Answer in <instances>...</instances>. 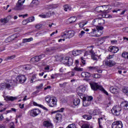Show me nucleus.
Masks as SVG:
<instances>
[{
  "instance_id": "obj_13",
  "label": "nucleus",
  "mask_w": 128,
  "mask_h": 128,
  "mask_svg": "<svg viewBox=\"0 0 128 128\" xmlns=\"http://www.w3.org/2000/svg\"><path fill=\"white\" fill-rule=\"evenodd\" d=\"M30 104H32L34 106H38L39 108H42V110H46V112H48V109L44 107L43 105L38 104L36 103V102L34 101H31Z\"/></svg>"
},
{
  "instance_id": "obj_64",
  "label": "nucleus",
  "mask_w": 128,
  "mask_h": 128,
  "mask_svg": "<svg viewBox=\"0 0 128 128\" xmlns=\"http://www.w3.org/2000/svg\"><path fill=\"white\" fill-rule=\"evenodd\" d=\"M19 107L20 108H24V104H19Z\"/></svg>"
},
{
  "instance_id": "obj_18",
  "label": "nucleus",
  "mask_w": 128,
  "mask_h": 128,
  "mask_svg": "<svg viewBox=\"0 0 128 128\" xmlns=\"http://www.w3.org/2000/svg\"><path fill=\"white\" fill-rule=\"evenodd\" d=\"M76 22V17L74 16H72L68 18L66 20L67 24H74V22Z\"/></svg>"
},
{
  "instance_id": "obj_46",
  "label": "nucleus",
  "mask_w": 128,
  "mask_h": 128,
  "mask_svg": "<svg viewBox=\"0 0 128 128\" xmlns=\"http://www.w3.org/2000/svg\"><path fill=\"white\" fill-rule=\"evenodd\" d=\"M28 24V19L24 20L22 22V24H23V26H26V24Z\"/></svg>"
},
{
  "instance_id": "obj_19",
  "label": "nucleus",
  "mask_w": 128,
  "mask_h": 128,
  "mask_svg": "<svg viewBox=\"0 0 128 128\" xmlns=\"http://www.w3.org/2000/svg\"><path fill=\"white\" fill-rule=\"evenodd\" d=\"M58 60H60L64 64H66V66H68V58L69 57H62L60 58V57H59Z\"/></svg>"
},
{
  "instance_id": "obj_4",
  "label": "nucleus",
  "mask_w": 128,
  "mask_h": 128,
  "mask_svg": "<svg viewBox=\"0 0 128 128\" xmlns=\"http://www.w3.org/2000/svg\"><path fill=\"white\" fill-rule=\"evenodd\" d=\"M46 102L50 108L56 106V98H46Z\"/></svg>"
},
{
  "instance_id": "obj_56",
  "label": "nucleus",
  "mask_w": 128,
  "mask_h": 128,
  "mask_svg": "<svg viewBox=\"0 0 128 128\" xmlns=\"http://www.w3.org/2000/svg\"><path fill=\"white\" fill-rule=\"evenodd\" d=\"M93 34H98V29L96 28H94L92 29Z\"/></svg>"
},
{
  "instance_id": "obj_22",
  "label": "nucleus",
  "mask_w": 128,
  "mask_h": 128,
  "mask_svg": "<svg viewBox=\"0 0 128 128\" xmlns=\"http://www.w3.org/2000/svg\"><path fill=\"white\" fill-rule=\"evenodd\" d=\"M43 126H44L45 128H52V124L48 120L44 121L43 122Z\"/></svg>"
},
{
  "instance_id": "obj_20",
  "label": "nucleus",
  "mask_w": 128,
  "mask_h": 128,
  "mask_svg": "<svg viewBox=\"0 0 128 128\" xmlns=\"http://www.w3.org/2000/svg\"><path fill=\"white\" fill-rule=\"evenodd\" d=\"M110 36H106L102 38H98V44H102L104 42H106V38H108Z\"/></svg>"
},
{
  "instance_id": "obj_54",
  "label": "nucleus",
  "mask_w": 128,
  "mask_h": 128,
  "mask_svg": "<svg viewBox=\"0 0 128 128\" xmlns=\"http://www.w3.org/2000/svg\"><path fill=\"white\" fill-rule=\"evenodd\" d=\"M122 30L124 32H128V27L123 28Z\"/></svg>"
},
{
  "instance_id": "obj_30",
  "label": "nucleus",
  "mask_w": 128,
  "mask_h": 128,
  "mask_svg": "<svg viewBox=\"0 0 128 128\" xmlns=\"http://www.w3.org/2000/svg\"><path fill=\"white\" fill-rule=\"evenodd\" d=\"M64 10L68 12V10H72V7L68 4H66L64 6Z\"/></svg>"
},
{
  "instance_id": "obj_1",
  "label": "nucleus",
  "mask_w": 128,
  "mask_h": 128,
  "mask_svg": "<svg viewBox=\"0 0 128 128\" xmlns=\"http://www.w3.org/2000/svg\"><path fill=\"white\" fill-rule=\"evenodd\" d=\"M90 86L92 90H94V92L100 90L101 92H102L104 94H106V96H108V93L104 90V88L102 85H98V84L97 82L91 83L90 84Z\"/></svg>"
},
{
  "instance_id": "obj_57",
  "label": "nucleus",
  "mask_w": 128,
  "mask_h": 128,
  "mask_svg": "<svg viewBox=\"0 0 128 128\" xmlns=\"http://www.w3.org/2000/svg\"><path fill=\"white\" fill-rule=\"evenodd\" d=\"M96 20H98V18H96V19H94L92 21V24H93L94 26V24L95 22H96Z\"/></svg>"
},
{
  "instance_id": "obj_27",
  "label": "nucleus",
  "mask_w": 128,
  "mask_h": 128,
  "mask_svg": "<svg viewBox=\"0 0 128 128\" xmlns=\"http://www.w3.org/2000/svg\"><path fill=\"white\" fill-rule=\"evenodd\" d=\"M40 58H38V56H34V57H32L30 62H40Z\"/></svg>"
},
{
  "instance_id": "obj_5",
  "label": "nucleus",
  "mask_w": 128,
  "mask_h": 128,
  "mask_svg": "<svg viewBox=\"0 0 128 128\" xmlns=\"http://www.w3.org/2000/svg\"><path fill=\"white\" fill-rule=\"evenodd\" d=\"M29 114L30 116L36 118V116H40L42 114V110L38 108H32L29 111Z\"/></svg>"
},
{
  "instance_id": "obj_52",
  "label": "nucleus",
  "mask_w": 128,
  "mask_h": 128,
  "mask_svg": "<svg viewBox=\"0 0 128 128\" xmlns=\"http://www.w3.org/2000/svg\"><path fill=\"white\" fill-rule=\"evenodd\" d=\"M84 34H86V32H84V30H82L79 34V36H80V38H82V36H84Z\"/></svg>"
},
{
  "instance_id": "obj_63",
  "label": "nucleus",
  "mask_w": 128,
  "mask_h": 128,
  "mask_svg": "<svg viewBox=\"0 0 128 128\" xmlns=\"http://www.w3.org/2000/svg\"><path fill=\"white\" fill-rule=\"evenodd\" d=\"M120 9H116V10H112V12H120Z\"/></svg>"
},
{
  "instance_id": "obj_17",
  "label": "nucleus",
  "mask_w": 128,
  "mask_h": 128,
  "mask_svg": "<svg viewBox=\"0 0 128 128\" xmlns=\"http://www.w3.org/2000/svg\"><path fill=\"white\" fill-rule=\"evenodd\" d=\"M62 115L60 113L56 114L55 118L56 122H62Z\"/></svg>"
},
{
  "instance_id": "obj_55",
  "label": "nucleus",
  "mask_w": 128,
  "mask_h": 128,
  "mask_svg": "<svg viewBox=\"0 0 128 128\" xmlns=\"http://www.w3.org/2000/svg\"><path fill=\"white\" fill-rule=\"evenodd\" d=\"M4 50H6V48H4V46L0 47V52H4Z\"/></svg>"
},
{
  "instance_id": "obj_15",
  "label": "nucleus",
  "mask_w": 128,
  "mask_h": 128,
  "mask_svg": "<svg viewBox=\"0 0 128 128\" xmlns=\"http://www.w3.org/2000/svg\"><path fill=\"white\" fill-rule=\"evenodd\" d=\"M108 50L110 52H112V54H116V52L120 50V49H118V48L115 46H110L108 48Z\"/></svg>"
},
{
  "instance_id": "obj_33",
  "label": "nucleus",
  "mask_w": 128,
  "mask_h": 128,
  "mask_svg": "<svg viewBox=\"0 0 128 128\" xmlns=\"http://www.w3.org/2000/svg\"><path fill=\"white\" fill-rule=\"evenodd\" d=\"M88 69L89 70H98V66H88Z\"/></svg>"
},
{
  "instance_id": "obj_35",
  "label": "nucleus",
  "mask_w": 128,
  "mask_h": 128,
  "mask_svg": "<svg viewBox=\"0 0 128 128\" xmlns=\"http://www.w3.org/2000/svg\"><path fill=\"white\" fill-rule=\"evenodd\" d=\"M80 66H76V67L74 68V70L76 72H82V70H84V68H80Z\"/></svg>"
},
{
  "instance_id": "obj_38",
  "label": "nucleus",
  "mask_w": 128,
  "mask_h": 128,
  "mask_svg": "<svg viewBox=\"0 0 128 128\" xmlns=\"http://www.w3.org/2000/svg\"><path fill=\"white\" fill-rule=\"evenodd\" d=\"M32 4L34 6H38L40 4V2L38 0H33Z\"/></svg>"
},
{
  "instance_id": "obj_41",
  "label": "nucleus",
  "mask_w": 128,
  "mask_h": 128,
  "mask_svg": "<svg viewBox=\"0 0 128 128\" xmlns=\"http://www.w3.org/2000/svg\"><path fill=\"white\" fill-rule=\"evenodd\" d=\"M94 78H100V74H96L92 75Z\"/></svg>"
},
{
  "instance_id": "obj_25",
  "label": "nucleus",
  "mask_w": 128,
  "mask_h": 128,
  "mask_svg": "<svg viewBox=\"0 0 128 128\" xmlns=\"http://www.w3.org/2000/svg\"><path fill=\"white\" fill-rule=\"evenodd\" d=\"M81 76L82 78H88L90 77V73L88 72H82L81 74Z\"/></svg>"
},
{
  "instance_id": "obj_10",
  "label": "nucleus",
  "mask_w": 128,
  "mask_h": 128,
  "mask_svg": "<svg viewBox=\"0 0 128 128\" xmlns=\"http://www.w3.org/2000/svg\"><path fill=\"white\" fill-rule=\"evenodd\" d=\"M94 100V98L92 96H88L86 98V100H84L83 101V106H88L90 104V102H92V100Z\"/></svg>"
},
{
  "instance_id": "obj_47",
  "label": "nucleus",
  "mask_w": 128,
  "mask_h": 128,
  "mask_svg": "<svg viewBox=\"0 0 128 128\" xmlns=\"http://www.w3.org/2000/svg\"><path fill=\"white\" fill-rule=\"evenodd\" d=\"M36 78V75H34L32 76V78L30 80V82H31V84H32V82H34V80Z\"/></svg>"
},
{
  "instance_id": "obj_45",
  "label": "nucleus",
  "mask_w": 128,
  "mask_h": 128,
  "mask_svg": "<svg viewBox=\"0 0 128 128\" xmlns=\"http://www.w3.org/2000/svg\"><path fill=\"white\" fill-rule=\"evenodd\" d=\"M45 56L46 55L44 54H41L38 56V58H39L40 60H42V58H44Z\"/></svg>"
},
{
  "instance_id": "obj_36",
  "label": "nucleus",
  "mask_w": 128,
  "mask_h": 128,
  "mask_svg": "<svg viewBox=\"0 0 128 128\" xmlns=\"http://www.w3.org/2000/svg\"><path fill=\"white\" fill-rule=\"evenodd\" d=\"M122 58H127L128 60V52H124L122 54Z\"/></svg>"
},
{
  "instance_id": "obj_12",
  "label": "nucleus",
  "mask_w": 128,
  "mask_h": 128,
  "mask_svg": "<svg viewBox=\"0 0 128 128\" xmlns=\"http://www.w3.org/2000/svg\"><path fill=\"white\" fill-rule=\"evenodd\" d=\"M12 18V16H8L4 18H2L0 19V22L1 24H8V22H10V18Z\"/></svg>"
},
{
  "instance_id": "obj_29",
  "label": "nucleus",
  "mask_w": 128,
  "mask_h": 128,
  "mask_svg": "<svg viewBox=\"0 0 128 128\" xmlns=\"http://www.w3.org/2000/svg\"><path fill=\"white\" fill-rule=\"evenodd\" d=\"M73 104L74 106H78L80 104V100L78 98H76L74 100Z\"/></svg>"
},
{
  "instance_id": "obj_51",
  "label": "nucleus",
  "mask_w": 128,
  "mask_h": 128,
  "mask_svg": "<svg viewBox=\"0 0 128 128\" xmlns=\"http://www.w3.org/2000/svg\"><path fill=\"white\" fill-rule=\"evenodd\" d=\"M16 36V35L13 34V35L9 37L8 38H11V40H16V36Z\"/></svg>"
},
{
  "instance_id": "obj_58",
  "label": "nucleus",
  "mask_w": 128,
  "mask_h": 128,
  "mask_svg": "<svg viewBox=\"0 0 128 128\" xmlns=\"http://www.w3.org/2000/svg\"><path fill=\"white\" fill-rule=\"evenodd\" d=\"M43 86H44V84H41L39 86H37V88H38V90H40V88H42Z\"/></svg>"
},
{
  "instance_id": "obj_50",
  "label": "nucleus",
  "mask_w": 128,
  "mask_h": 128,
  "mask_svg": "<svg viewBox=\"0 0 128 128\" xmlns=\"http://www.w3.org/2000/svg\"><path fill=\"white\" fill-rule=\"evenodd\" d=\"M42 26V24H36L35 26L36 28H37L38 30H40V28Z\"/></svg>"
},
{
  "instance_id": "obj_14",
  "label": "nucleus",
  "mask_w": 128,
  "mask_h": 128,
  "mask_svg": "<svg viewBox=\"0 0 128 128\" xmlns=\"http://www.w3.org/2000/svg\"><path fill=\"white\" fill-rule=\"evenodd\" d=\"M86 87L84 86H80L77 88V94L78 96H80V98L82 96L84 92H86Z\"/></svg>"
},
{
  "instance_id": "obj_28",
  "label": "nucleus",
  "mask_w": 128,
  "mask_h": 128,
  "mask_svg": "<svg viewBox=\"0 0 128 128\" xmlns=\"http://www.w3.org/2000/svg\"><path fill=\"white\" fill-rule=\"evenodd\" d=\"M82 54V51L80 50H76L72 52V54L74 56H80V54Z\"/></svg>"
},
{
  "instance_id": "obj_53",
  "label": "nucleus",
  "mask_w": 128,
  "mask_h": 128,
  "mask_svg": "<svg viewBox=\"0 0 128 128\" xmlns=\"http://www.w3.org/2000/svg\"><path fill=\"white\" fill-rule=\"evenodd\" d=\"M66 83H64L62 84H59L60 88H66Z\"/></svg>"
},
{
  "instance_id": "obj_48",
  "label": "nucleus",
  "mask_w": 128,
  "mask_h": 128,
  "mask_svg": "<svg viewBox=\"0 0 128 128\" xmlns=\"http://www.w3.org/2000/svg\"><path fill=\"white\" fill-rule=\"evenodd\" d=\"M74 64L76 66H82V64H80V61H78V60H76Z\"/></svg>"
},
{
  "instance_id": "obj_59",
  "label": "nucleus",
  "mask_w": 128,
  "mask_h": 128,
  "mask_svg": "<svg viewBox=\"0 0 128 128\" xmlns=\"http://www.w3.org/2000/svg\"><path fill=\"white\" fill-rule=\"evenodd\" d=\"M39 16H40V18H46V14H40Z\"/></svg>"
},
{
  "instance_id": "obj_31",
  "label": "nucleus",
  "mask_w": 128,
  "mask_h": 128,
  "mask_svg": "<svg viewBox=\"0 0 128 128\" xmlns=\"http://www.w3.org/2000/svg\"><path fill=\"white\" fill-rule=\"evenodd\" d=\"M72 64H74V60H72V58L69 57L67 66H72Z\"/></svg>"
},
{
  "instance_id": "obj_16",
  "label": "nucleus",
  "mask_w": 128,
  "mask_h": 128,
  "mask_svg": "<svg viewBox=\"0 0 128 128\" xmlns=\"http://www.w3.org/2000/svg\"><path fill=\"white\" fill-rule=\"evenodd\" d=\"M10 88H12V84H10V83L4 82L0 84V88H8V90H10Z\"/></svg>"
},
{
  "instance_id": "obj_26",
  "label": "nucleus",
  "mask_w": 128,
  "mask_h": 128,
  "mask_svg": "<svg viewBox=\"0 0 128 128\" xmlns=\"http://www.w3.org/2000/svg\"><path fill=\"white\" fill-rule=\"evenodd\" d=\"M18 98L16 96H6V100L7 101H11L14 102V100H17Z\"/></svg>"
},
{
  "instance_id": "obj_34",
  "label": "nucleus",
  "mask_w": 128,
  "mask_h": 128,
  "mask_svg": "<svg viewBox=\"0 0 128 128\" xmlns=\"http://www.w3.org/2000/svg\"><path fill=\"white\" fill-rule=\"evenodd\" d=\"M110 92L112 94H118V88H114L112 87L110 88Z\"/></svg>"
},
{
  "instance_id": "obj_49",
  "label": "nucleus",
  "mask_w": 128,
  "mask_h": 128,
  "mask_svg": "<svg viewBox=\"0 0 128 128\" xmlns=\"http://www.w3.org/2000/svg\"><path fill=\"white\" fill-rule=\"evenodd\" d=\"M80 58L81 62L82 64H86V60H84V57H81Z\"/></svg>"
},
{
  "instance_id": "obj_3",
  "label": "nucleus",
  "mask_w": 128,
  "mask_h": 128,
  "mask_svg": "<svg viewBox=\"0 0 128 128\" xmlns=\"http://www.w3.org/2000/svg\"><path fill=\"white\" fill-rule=\"evenodd\" d=\"M111 112L114 116H119L122 112V108L120 106H114L111 110Z\"/></svg>"
},
{
  "instance_id": "obj_23",
  "label": "nucleus",
  "mask_w": 128,
  "mask_h": 128,
  "mask_svg": "<svg viewBox=\"0 0 128 128\" xmlns=\"http://www.w3.org/2000/svg\"><path fill=\"white\" fill-rule=\"evenodd\" d=\"M120 108L124 110H128V102L127 101H124L121 102Z\"/></svg>"
},
{
  "instance_id": "obj_11",
  "label": "nucleus",
  "mask_w": 128,
  "mask_h": 128,
  "mask_svg": "<svg viewBox=\"0 0 128 128\" xmlns=\"http://www.w3.org/2000/svg\"><path fill=\"white\" fill-rule=\"evenodd\" d=\"M24 3V0H18L17 4H16V6H15V10H22V4Z\"/></svg>"
},
{
  "instance_id": "obj_44",
  "label": "nucleus",
  "mask_w": 128,
  "mask_h": 128,
  "mask_svg": "<svg viewBox=\"0 0 128 128\" xmlns=\"http://www.w3.org/2000/svg\"><path fill=\"white\" fill-rule=\"evenodd\" d=\"M45 15H46V18H50V16H52V12H50V11H49L46 12Z\"/></svg>"
},
{
  "instance_id": "obj_60",
  "label": "nucleus",
  "mask_w": 128,
  "mask_h": 128,
  "mask_svg": "<svg viewBox=\"0 0 128 128\" xmlns=\"http://www.w3.org/2000/svg\"><path fill=\"white\" fill-rule=\"evenodd\" d=\"M64 110V108H62L60 110H58L57 112H63Z\"/></svg>"
},
{
  "instance_id": "obj_8",
  "label": "nucleus",
  "mask_w": 128,
  "mask_h": 128,
  "mask_svg": "<svg viewBox=\"0 0 128 128\" xmlns=\"http://www.w3.org/2000/svg\"><path fill=\"white\" fill-rule=\"evenodd\" d=\"M112 128H122V121L117 120L112 122Z\"/></svg>"
},
{
  "instance_id": "obj_6",
  "label": "nucleus",
  "mask_w": 128,
  "mask_h": 128,
  "mask_svg": "<svg viewBox=\"0 0 128 128\" xmlns=\"http://www.w3.org/2000/svg\"><path fill=\"white\" fill-rule=\"evenodd\" d=\"M104 63L105 66L108 68H112V66H114L116 64V62L114 60H104Z\"/></svg>"
},
{
  "instance_id": "obj_42",
  "label": "nucleus",
  "mask_w": 128,
  "mask_h": 128,
  "mask_svg": "<svg viewBox=\"0 0 128 128\" xmlns=\"http://www.w3.org/2000/svg\"><path fill=\"white\" fill-rule=\"evenodd\" d=\"M100 114V112L98 110H94L93 111V116H98Z\"/></svg>"
},
{
  "instance_id": "obj_40",
  "label": "nucleus",
  "mask_w": 128,
  "mask_h": 128,
  "mask_svg": "<svg viewBox=\"0 0 128 128\" xmlns=\"http://www.w3.org/2000/svg\"><path fill=\"white\" fill-rule=\"evenodd\" d=\"M66 128H76V124H72L68 125Z\"/></svg>"
},
{
  "instance_id": "obj_32",
  "label": "nucleus",
  "mask_w": 128,
  "mask_h": 128,
  "mask_svg": "<svg viewBox=\"0 0 128 128\" xmlns=\"http://www.w3.org/2000/svg\"><path fill=\"white\" fill-rule=\"evenodd\" d=\"M32 68V67L30 64L24 65L23 66V70H30Z\"/></svg>"
},
{
  "instance_id": "obj_2",
  "label": "nucleus",
  "mask_w": 128,
  "mask_h": 128,
  "mask_svg": "<svg viewBox=\"0 0 128 128\" xmlns=\"http://www.w3.org/2000/svg\"><path fill=\"white\" fill-rule=\"evenodd\" d=\"M74 36V30H66L61 34V36L64 38H72Z\"/></svg>"
},
{
  "instance_id": "obj_21",
  "label": "nucleus",
  "mask_w": 128,
  "mask_h": 128,
  "mask_svg": "<svg viewBox=\"0 0 128 128\" xmlns=\"http://www.w3.org/2000/svg\"><path fill=\"white\" fill-rule=\"evenodd\" d=\"M90 54H91V58H92V60H93L97 61L98 60L97 58H98V55L96 54V53L94 52L92 50H91L90 51Z\"/></svg>"
},
{
  "instance_id": "obj_9",
  "label": "nucleus",
  "mask_w": 128,
  "mask_h": 128,
  "mask_svg": "<svg viewBox=\"0 0 128 128\" xmlns=\"http://www.w3.org/2000/svg\"><path fill=\"white\" fill-rule=\"evenodd\" d=\"M96 28L97 30V34H96L95 36H96L97 38H99V36H100L103 34L104 32L102 31H100V30H104V26H96Z\"/></svg>"
},
{
  "instance_id": "obj_39",
  "label": "nucleus",
  "mask_w": 128,
  "mask_h": 128,
  "mask_svg": "<svg viewBox=\"0 0 128 128\" xmlns=\"http://www.w3.org/2000/svg\"><path fill=\"white\" fill-rule=\"evenodd\" d=\"M27 20H28V22H32L34 20V16L29 17L27 18Z\"/></svg>"
},
{
  "instance_id": "obj_43",
  "label": "nucleus",
  "mask_w": 128,
  "mask_h": 128,
  "mask_svg": "<svg viewBox=\"0 0 128 128\" xmlns=\"http://www.w3.org/2000/svg\"><path fill=\"white\" fill-rule=\"evenodd\" d=\"M86 22L84 23V22H81L78 24L80 28H84V26H86Z\"/></svg>"
},
{
  "instance_id": "obj_24",
  "label": "nucleus",
  "mask_w": 128,
  "mask_h": 128,
  "mask_svg": "<svg viewBox=\"0 0 128 128\" xmlns=\"http://www.w3.org/2000/svg\"><path fill=\"white\" fill-rule=\"evenodd\" d=\"M98 124L99 126V128H104V126H102V124H104V118L101 117L98 118Z\"/></svg>"
},
{
  "instance_id": "obj_62",
  "label": "nucleus",
  "mask_w": 128,
  "mask_h": 128,
  "mask_svg": "<svg viewBox=\"0 0 128 128\" xmlns=\"http://www.w3.org/2000/svg\"><path fill=\"white\" fill-rule=\"evenodd\" d=\"M32 38H27V42H30L32 41Z\"/></svg>"
},
{
  "instance_id": "obj_7",
  "label": "nucleus",
  "mask_w": 128,
  "mask_h": 128,
  "mask_svg": "<svg viewBox=\"0 0 128 128\" xmlns=\"http://www.w3.org/2000/svg\"><path fill=\"white\" fill-rule=\"evenodd\" d=\"M16 80L18 82L24 84L26 80V77L25 75H18L16 77Z\"/></svg>"
},
{
  "instance_id": "obj_37",
  "label": "nucleus",
  "mask_w": 128,
  "mask_h": 128,
  "mask_svg": "<svg viewBox=\"0 0 128 128\" xmlns=\"http://www.w3.org/2000/svg\"><path fill=\"white\" fill-rule=\"evenodd\" d=\"M16 58V55H12L11 56H8L6 58V60H14Z\"/></svg>"
},
{
  "instance_id": "obj_61",
  "label": "nucleus",
  "mask_w": 128,
  "mask_h": 128,
  "mask_svg": "<svg viewBox=\"0 0 128 128\" xmlns=\"http://www.w3.org/2000/svg\"><path fill=\"white\" fill-rule=\"evenodd\" d=\"M113 58V56H112V55H109L108 56L106 57V59H105V60H110V58Z\"/></svg>"
}]
</instances>
